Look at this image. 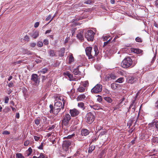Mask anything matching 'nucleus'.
I'll return each mask as SVG.
<instances>
[{"label":"nucleus","instance_id":"bb28decb","mask_svg":"<svg viewBox=\"0 0 158 158\" xmlns=\"http://www.w3.org/2000/svg\"><path fill=\"white\" fill-rule=\"evenodd\" d=\"M104 99L106 101L108 102L111 103L112 102V100L109 97H105Z\"/></svg>","mask_w":158,"mask_h":158},{"label":"nucleus","instance_id":"4be33fe9","mask_svg":"<svg viewBox=\"0 0 158 158\" xmlns=\"http://www.w3.org/2000/svg\"><path fill=\"white\" fill-rule=\"evenodd\" d=\"M48 53L50 56H55V54L53 50H50L48 52Z\"/></svg>","mask_w":158,"mask_h":158},{"label":"nucleus","instance_id":"603ef678","mask_svg":"<svg viewBox=\"0 0 158 158\" xmlns=\"http://www.w3.org/2000/svg\"><path fill=\"white\" fill-rule=\"evenodd\" d=\"M35 124L37 125H39L40 123V121L38 119H35Z\"/></svg>","mask_w":158,"mask_h":158},{"label":"nucleus","instance_id":"aec40b11","mask_svg":"<svg viewBox=\"0 0 158 158\" xmlns=\"http://www.w3.org/2000/svg\"><path fill=\"white\" fill-rule=\"evenodd\" d=\"M95 149V147L94 146L92 145L90 146L88 150L89 153H91Z\"/></svg>","mask_w":158,"mask_h":158},{"label":"nucleus","instance_id":"b1692460","mask_svg":"<svg viewBox=\"0 0 158 158\" xmlns=\"http://www.w3.org/2000/svg\"><path fill=\"white\" fill-rule=\"evenodd\" d=\"M124 79L123 77H121L118 79L116 81V82L119 83H122L123 82Z\"/></svg>","mask_w":158,"mask_h":158},{"label":"nucleus","instance_id":"2f4dec72","mask_svg":"<svg viewBox=\"0 0 158 158\" xmlns=\"http://www.w3.org/2000/svg\"><path fill=\"white\" fill-rule=\"evenodd\" d=\"M28 152L27 153V156H29L30 155L32 152V149L31 148H29L28 149Z\"/></svg>","mask_w":158,"mask_h":158},{"label":"nucleus","instance_id":"3c124183","mask_svg":"<svg viewBox=\"0 0 158 158\" xmlns=\"http://www.w3.org/2000/svg\"><path fill=\"white\" fill-rule=\"evenodd\" d=\"M111 40V39H110L107 41L104 42V43L103 46H106L110 41Z\"/></svg>","mask_w":158,"mask_h":158},{"label":"nucleus","instance_id":"864d4df0","mask_svg":"<svg viewBox=\"0 0 158 158\" xmlns=\"http://www.w3.org/2000/svg\"><path fill=\"white\" fill-rule=\"evenodd\" d=\"M23 60H19L18 61L15 62L14 63V64L15 65H16L17 64H18L21 63L23 62Z\"/></svg>","mask_w":158,"mask_h":158},{"label":"nucleus","instance_id":"6e6d98bb","mask_svg":"<svg viewBox=\"0 0 158 158\" xmlns=\"http://www.w3.org/2000/svg\"><path fill=\"white\" fill-rule=\"evenodd\" d=\"M102 128V127H99V126H97L96 127L97 130L98 131L100 130Z\"/></svg>","mask_w":158,"mask_h":158},{"label":"nucleus","instance_id":"a18cd8bd","mask_svg":"<svg viewBox=\"0 0 158 158\" xmlns=\"http://www.w3.org/2000/svg\"><path fill=\"white\" fill-rule=\"evenodd\" d=\"M34 138L35 139V140L36 141H38L40 139V137L36 136H34Z\"/></svg>","mask_w":158,"mask_h":158},{"label":"nucleus","instance_id":"58836bf2","mask_svg":"<svg viewBox=\"0 0 158 158\" xmlns=\"http://www.w3.org/2000/svg\"><path fill=\"white\" fill-rule=\"evenodd\" d=\"M110 37L109 35L105 36L103 37V39L104 41L107 40Z\"/></svg>","mask_w":158,"mask_h":158},{"label":"nucleus","instance_id":"c85d7f7f","mask_svg":"<svg viewBox=\"0 0 158 158\" xmlns=\"http://www.w3.org/2000/svg\"><path fill=\"white\" fill-rule=\"evenodd\" d=\"M16 158H23V156L22 154L20 153H17L16 155Z\"/></svg>","mask_w":158,"mask_h":158},{"label":"nucleus","instance_id":"6ab92c4d","mask_svg":"<svg viewBox=\"0 0 158 158\" xmlns=\"http://www.w3.org/2000/svg\"><path fill=\"white\" fill-rule=\"evenodd\" d=\"M78 67H79V66L76 69H75L73 71V72L75 75H79L80 74V72L79 70Z\"/></svg>","mask_w":158,"mask_h":158},{"label":"nucleus","instance_id":"8fccbe9b","mask_svg":"<svg viewBox=\"0 0 158 158\" xmlns=\"http://www.w3.org/2000/svg\"><path fill=\"white\" fill-rule=\"evenodd\" d=\"M3 135H9L10 134V132L7 131H3L2 133Z\"/></svg>","mask_w":158,"mask_h":158},{"label":"nucleus","instance_id":"c9c22d12","mask_svg":"<svg viewBox=\"0 0 158 158\" xmlns=\"http://www.w3.org/2000/svg\"><path fill=\"white\" fill-rule=\"evenodd\" d=\"M107 131L106 130H105L104 131H102L101 132L99 135L102 136L103 135H104L105 134L107 133Z\"/></svg>","mask_w":158,"mask_h":158},{"label":"nucleus","instance_id":"412c9836","mask_svg":"<svg viewBox=\"0 0 158 158\" xmlns=\"http://www.w3.org/2000/svg\"><path fill=\"white\" fill-rule=\"evenodd\" d=\"M94 51L95 52L94 56H96L99 53V51L97 46H95L94 47Z\"/></svg>","mask_w":158,"mask_h":158},{"label":"nucleus","instance_id":"37998d69","mask_svg":"<svg viewBox=\"0 0 158 158\" xmlns=\"http://www.w3.org/2000/svg\"><path fill=\"white\" fill-rule=\"evenodd\" d=\"M30 142L29 140H27L24 143V145L25 146H27L29 144Z\"/></svg>","mask_w":158,"mask_h":158},{"label":"nucleus","instance_id":"f3484780","mask_svg":"<svg viewBox=\"0 0 158 158\" xmlns=\"http://www.w3.org/2000/svg\"><path fill=\"white\" fill-rule=\"evenodd\" d=\"M85 96L84 94H81L79 95L77 98V101H82L85 98Z\"/></svg>","mask_w":158,"mask_h":158},{"label":"nucleus","instance_id":"a878e982","mask_svg":"<svg viewBox=\"0 0 158 158\" xmlns=\"http://www.w3.org/2000/svg\"><path fill=\"white\" fill-rule=\"evenodd\" d=\"M135 40L136 42L139 43H141L143 41L142 38L139 37H137L135 39Z\"/></svg>","mask_w":158,"mask_h":158},{"label":"nucleus","instance_id":"0e129e2a","mask_svg":"<svg viewBox=\"0 0 158 158\" xmlns=\"http://www.w3.org/2000/svg\"><path fill=\"white\" fill-rule=\"evenodd\" d=\"M11 107V108L12 110L14 112H15L16 111V110L15 108H14L13 107Z\"/></svg>","mask_w":158,"mask_h":158},{"label":"nucleus","instance_id":"052dcab7","mask_svg":"<svg viewBox=\"0 0 158 158\" xmlns=\"http://www.w3.org/2000/svg\"><path fill=\"white\" fill-rule=\"evenodd\" d=\"M54 126H52L49 127L48 128V130H51L53 129L54 128Z\"/></svg>","mask_w":158,"mask_h":158},{"label":"nucleus","instance_id":"49530a36","mask_svg":"<svg viewBox=\"0 0 158 158\" xmlns=\"http://www.w3.org/2000/svg\"><path fill=\"white\" fill-rule=\"evenodd\" d=\"M43 42L44 44L46 45L48 44L49 43L48 40L47 39H45L44 40Z\"/></svg>","mask_w":158,"mask_h":158},{"label":"nucleus","instance_id":"473e14b6","mask_svg":"<svg viewBox=\"0 0 158 158\" xmlns=\"http://www.w3.org/2000/svg\"><path fill=\"white\" fill-rule=\"evenodd\" d=\"M88 82L87 81H85L84 82H82V84L83 85V86L85 87L88 85Z\"/></svg>","mask_w":158,"mask_h":158},{"label":"nucleus","instance_id":"e433bc0d","mask_svg":"<svg viewBox=\"0 0 158 158\" xmlns=\"http://www.w3.org/2000/svg\"><path fill=\"white\" fill-rule=\"evenodd\" d=\"M98 98H97V100L99 102H101L102 101V98L101 96L98 95Z\"/></svg>","mask_w":158,"mask_h":158},{"label":"nucleus","instance_id":"f704fd0d","mask_svg":"<svg viewBox=\"0 0 158 158\" xmlns=\"http://www.w3.org/2000/svg\"><path fill=\"white\" fill-rule=\"evenodd\" d=\"M65 49L64 48H62L60 50V52H61V55L63 56L64 55V53Z\"/></svg>","mask_w":158,"mask_h":158},{"label":"nucleus","instance_id":"13d9d810","mask_svg":"<svg viewBox=\"0 0 158 158\" xmlns=\"http://www.w3.org/2000/svg\"><path fill=\"white\" fill-rule=\"evenodd\" d=\"M43 144L41 143V144L38 147V148L40 149H43Z\"/></svg>","mask_w":158,"mask_h":158},{"label":"nucleus","instance_id":"0eeeda50","mask_svg":"<svg viewBox=\"0 0 158 158\" xmlns=\"http://www.w3.org/2000/svg\"><path fill=\"white\" fill-rule=\"evenodd\" d=\"M102 89V86L101 85L97 84L91 90L92 93L94 94H98L101 92Z\"/></svg>","mask_w":158,"mask_h":158},{"label":"nucleus","instance_id":"423d86ee","mask_svg":"<svg viewBox=\"0 0 158 158\" xmlns=\"http://www.w3.org/2000/svg\"><path fill=\"white\" fill-rule=\"evenodd\" d=\"M95 118V116L94 113L89 112L86 116V122L89 124H91L94 121Z\"/></svg>","mask_w":158,"mask_h":158},{"label":"nucleus","instance_id":"bf43d9fd","mask_svg":"<svg viewBox=\"0 0 158 158\" xmlns=\"http://www.w3.org/2000/svg\"><path fill=\"white\" fill-rule=\"evenodd\" d=\"M91 3V2L90 0H88L84 2V3L86 4H90Z\"/></svg>","mask_w":158,"mask_h":158},{"label":"nucleus","instance_id":"9d476101","mask_svg":"<svg viewBox=\"0 0 158 158\" xmlns=\"http://www.w3.org/2000/svg\"><path fill=\"white\" fill-rule=\"evenodd\" d=\"M69 113L71 116L75 117L77 115L80 113L79 111L76 109L70 110Z\"/></svg>","mask_w":158,"mask_h":158},{"label":"nucleus","instance_id":"ea45409f","mask_svg":"<svg viewBox=\"0 0 158 158\" xmlns=\"http://www.w3.org/2000/svg\"><path fill=\"white\" fill-rule=\"evenodd\" d=\"M8 86L9 87H12L13 86V83L12 81H10L8 84Z\"/></svg>","mask_w":158,"mask_h":158},{"label":"nucleus","instance_id":"cd10ccee","mask_svg":"<svg viewBox=\"0 0 158 158\" xmlns=\"http://www.w3.org/2000/svg\"><path fill=\"white\" fill-rule=\"evenodd\" d=\"M78 91L80 92H82L85 91V88L82 87H79L77 89Z\"/></svg>","mask_w":158,"mask_h":158},{"label":"nucleus","instance_id":"69168bd1","mask_svg":"<svg viewBox=\"0 0 158 158\" xmlns=\"http://www.w3.org/2000/svg\"><path fill=\"white\" fill-rule=\"evenodd\" d=\"M155 126L156 128L158 129V122H156L155 124Z\"/></svg>","mask_w":158,"mask_h":158},{"label":"nucleus","instance_id":"de8ad7c7","mask_svg":"<svg viewBox=\"0 0 158 158\" xmlns=\"http://www.w3.org/2000/svg\"><path fill=\"white\" fill-rule=\"evenodd\" d=\"M52 16L51 15H49L46 18L45 20L47 21L50 20Z\"/></svg>","mask_w":158,"mask_h":158},{"label":"nucleus","instance_id":"f8f14e48","mask_svg":"<svg viewBox=\"0 0 158 158\" xmlns=\"http://www.w3.org/2000/svg\"><path fill=\"white\" fill-rule=\"evenodd\" d=\"M137 80V78L133 76H130L128 77L127 79V82L128 83L132 84Z\"/></svg>","mask_w":158,"mask_h":158},{"label":"nucleus","instance_id":"4d7b16f0","mask_svg":"<svg viewBox=\"0 0 158 158\" xmlns=\"http://www.w3.org/2000/svg\"><path fill=\"white\" fill-rule=\"evenodd\" d=\"M155 5L156 7L158 8V0H156L155 1Z\"/></svg>","mask_w":158,"mask_h":158},{"label":"nucleus","instance_id":"c756f323","mask_svg":"<svg viewBox=\"0 0 158 158\" xmlns=\"http://www.w3.org/2000/svg\"><path fill=\"white\" fill-rule=\"evenodd\" d=\"M74 60V58L72 55H70L69 56V62L70 63L73 62Z\"/></svg>","mask_w":158,"mask_h":158},{"label":"nucleus","instance_id":"a19ab883","mask_svg":"<svg viewBox=\"0 0 158 158\" xmlns=\"http://www.w3.org/2000/svg\"><path fill=\"white\" fill-rule=\"evenodd\" d=\"M9 100V98L8 97H6L4 99V102L6 103H7L8 102Z\"/></svg>","mask_w":158,"mask_h":158},{"label":"nucleus","instance_id":"4468645a","mask_svg":"<svg viewBox=\"0 0 158 158\" xmlns=\"http://www.w3.org/2000/svg\"><path fill=\"white\" fill-rule=\"evenodd\" d=\"M77 38L81 40H84V37L83 35V32L81 31H79L77 34Z\"/></svg>","mask_w":158,"mask_h":158},{"label":"nucleus","instance_id":"79ce46f5","mask_svg":"<svg viewBox=\"0 0 158 158\" xmlns=\"http://www.w3.org/2000/svg\"><path fill=\"white\" fill-rule=\"evenodd\" d=\"M48 71V69H47L45 68L42 69L41 71V72L43 73H44L47 72Z\"/></svg>","mask_w":158,"mask_h":158},{"label":"nucleus","instance_id":"e2e57ef3","mask_svg":"<svg viewBox=\"0 0 158 158\" xmlns=\"http://www.w3.org/2000/svg\"><path fill=\"white\" fill-rule=\"evenodd\" d=\"M16 118H19V113H17L15 116Z\"/></svg>","mask_w":158,"mask_h":158},{"label":"nucleus","instance_id":"09e8293b","mask_svg":"<svg viewBox=\"0 0 158 158\" xmlns=\"http://www.w3.org/2000/svg\"><path fill=\"white\" fill-rule=\"evenodd\" d=\"M36 44L35 43H31L30 44V46L32 48L35 47V46H36Z\"/></svg>","mask_w":158,"mask_h":158},{"label":"nucleus","instance_id":"f03ea898","mask_svg":"<svg viewBox=\"0 0 158 158\" xmlns=\"http://www.w3.org/2000/svg\"><path fill=\"white\" fill-rule=\"evenodd\" d=\"M132 60L128 57L124 59L121 63V66L124 68H127L131 66L132 64Z\"/></svg>","mask_w":158,"mask_h":158},{"label":"nucleus","instance_id":"2eb2a0df","mask_svg":"<svg viewBox=\"0 0 158 158\" xmlns=\"http://www.w3.org/2000/svg\"><path fill=\"white\" fill-rule=\"evenodd\" d=\"M89 134V131L86 129H82L81 131V134L82 136H85Z\"/></svg>","mask_w":158,"mask_h":158},{"label":"nucleus","instance_id":"dca6fc26","mask_svg":"<svg viewBox=\"0 0 158 158\" xmlns=\"http://www.w3.org/2000/svg\"><path fill=\"white\" fill-rule=\"evenodd\" d=\"M39 35V32L37 31L34 32L32 34H31V36L34 39L37 38Z\"/></svg>","mask_w":158,"mask_h":158},{"label":"nucleus","instance_id":"ddd939ff","mask_svg":"<svg viewBox=\"0 0 158 158\" xmlns=\"http://www.w3.org/2000/svg\"><path fill=\"white\" fill-rule=\"evenodd\" d=\"M63 74L65 76H68L70 81H72L74 80V79L73 77V75L70 74L69 72H66L64 73Z\"/></svg>","mask_w":158,"mask_h":158},{"label":"nucleus","instance_id":"f257e3e1","mask_svg":"<svg viewBox=\"0 0 158 158\" xmlns=\"http://www.w3.org/2000/svg\"><path fill=\"white\" fill-rule=\"evenodd\" d=\"M65 99L62 96L56 97L54 105L53 112L55 114H57L61 109H63L66 103Z\"/></svg>","mask_w":158,"mask_h":158},{"label":"nucleus","instance_id":"c03bdc74","mask_svg":"<svg viewBox=\"0 0 158 158\" xmlns=\"http://www.w3.org/2000/svg\"><path fill=\"white\" fill-rule=\"evenodd\" d=\"M45 156L43 153H41L40 154L39 156L38 157V158H44Z\"/></svg>","mask_w":158,"mask_h":158},{"label":"nucleus","instance_id":"39448f33","mask_svg":"<svg viewBox=\"0 0 158 158\" xmlns=\"http://www.w3.org/2000/svg\"><path fill=\"white\" fill-rule=\"evenodd\" d=\"M95 33L91 30H88L85 34V37L89 41H92L93 40Z\"/></svg>","mask_w":158,"mask_h":158},{"label":"nucleus","instance_id":"20e7f679","mask_svg":"<svg viewBox=\"0 0 158 158\" xmlns=\"http://www.w3.org/2000/svg\"><path fill=\"white\" fill-rule=\"evenodd\" d=\"M71 119V117L69 114H66L65 115L62 117V120L61 121L62 125L68 126L69 124V121Z\"/></svg>","mask_w":158,"mask_h":158},{"label":"nucleus","instance_id":"5fc2aeb1","mask_svg":"<svg viewBox=\"0 0 158 158\" xmlns=\"http://www.w3.org/2000/svg\"><path fill=\"white\" fill-rule=\"evenodd\" d=\"M39 25V23L38 22H37L35 23L34 24V27L35 28H36L38 27Z\"/></svg>","mask_w":158,"mask_h":158},{"label":"nucleus","instance_id":"680f3d73","mask_svg":"<svg viewBox=\"0 0 158 158\" xmlns=\"http://www.w3.org/2000/svg\"><path fill=\"white\" fill-rule=\"evenodd\" d=\"M51 31H52V30H47L45 32V34H47L48 33H50Z\"/></svg>","mask_w":158,"mask_h":158},{"label":"nucleus","instance_id":"393cba45","mask_svg":"<svg viewBox=\"0 0 158 158\" xmlns=\"http://www.w3.org/2000/svg\"><path fill=\"white\" fill-rule=\"evenodd\" d=\"M111 86L112 89L115 90L117 88V85L116 83H113L111 84Z\"/></svg>","mask_w":158,"mask_h":158},{"label":"nucleus","instance_id":"72a5a7b5","mask_svg":"<svg viewBox=\"0 0 158 158\" xmlns=\"http://www.w3.org/2000/svg\"><path fill=\"white\" fill-rule=\"evenodd\" d=\"M43 45V43L41 41H39L37 43V45L39 47H41Z\"/></svg>","mask_w":158,"mask_h":158},{"label":"nucleus","instance_id":"7ed1b4c3","mask_svg":"<svg viewBox=\"0 0 158 158\" xmlns=\"http://www.w3.org/2000/svg\"><path fill=\"white\" fill-rule=\"evenodd\" d=\"M71 144H73V143H71V141L69 140L63 141L62 144V148L63 151L69 153V147Z\"/></svg>","mask_w":158,"mask_h":158},{"label":"nucleus","instance_id":"9b49d317","mask_svg":"<svg viewBox=\"0 0 158 158\" xmlns=\"http://www.w3.org/2000/svg\"><path fill=\"white\" fill-rule=\"evenodd\" d=\"M117 77L115 74L111 73L107 75L106 78V81H109L112 79L114 80Z\"/></svg>","mask_w":158,"mask_h":158},{"label":"nucleus","instance_id":"4c0bfd02","mask_svg":"<svg viewBox=\"0 0 158 158\" xmlns=\"http://www.w3.org/2000/svg\"><path fill=\"white\" fill-rule=\"evenodd\" d=\"M75 135V134L74 133L71 135H69L67 137H65L64 138H66L68 139H69L72 138Z\"/></svg>","mask_w":158,"mask_h":158},{"label":"nucleus","instance_id":"6e6552de","mask_svg":"<svg viewBox=\"0 0 158 158\" xmlns=\"http://www.w3.org/2000/svg\"><path fill=\"white\" fill-rule=\"evenodd\" d=\"M31 80L34 82V84L36 85L39 82V80L38 78V76L37 74H33L31 76Z\"/></svg>","mask_w":158,"mask_h":158},{"label":"nucleus","instance_id":"a211bd4d","mask_svg":"<svg viewBox=\"0 0 158 158\" xmlns=\"http://www.w3.org/2000/svg\"><path fill=\"white\" fill-rule=\"evenodd\" d=\"M131 51L137 54H139L141 53L142 51L141 49L138 48H133L131 49Z\"/></svg>","mask_w":158,"mask_h":158},{"label":"nucleus","instance_id":"1a4fd4ad","mask_svg":"<svg viewBox=\"0 0 158 158\" xmlns=\"http://www.w3.org/2000/svg\"><path fill=\"white\" fill-rule=\"evenodd\" d=\"M92 49V48L91 47H88L85 49L86 54L89 59H92L93 57V56L91 54Z\"/></svg>","mask_w":158,"mask_h":158},{"label":"nucleus","instance_id":"7c9ffc66","mask_svg":"<svg viewBox=\"0 0 158 158\" xmlns=\"http://www.w3.org/2000/svg\"><path fill=\"white\" fill-rule=\"evenodd\" d=\"M84 103L82 102H81L78 104V106L81 108H83L84 106Z\"/></svg>","mask_w":158,"mask_h":158},{"label":"nucleus","instance_id":"774afa93","mask_svg":"<svg viewBox=\"0 0 158 158\" xmlns=\"http://www.w3.org/2000/svg\"><path fill=\"white\" fill-rule=\"evenodd\" d=\"M156 106L158 108V100L156 103Z\"/></svg>","mask_w":158,"mask_h":158},{"label":"nucleus","instance_id":"338daca9","mask_svg":"<svg viewBox=\"0 0 158 158\" xmlns=\"http://www.w3.org/2000/svg\"><path fill=\"white\" fill-rule=\"evenodd\" d=\"M12 76H10L9 78H8V81H10L11 79H12Z\"/></svg>","mask_w":158,"mask_h":158},{"label":"nucleus","instance_id":"5701e85b","mask_svg":"<svg viewBox=\"0 0 158 158\" xmlns=\"http://www.w3.org/2000/svg\"><path fill=\"white\" fill-rule=\"evenodd\" d=\"M152 143H158V137H154L152 139Z\"/></svg>","mask_w":158,"mask_h":158}]
</instances>
